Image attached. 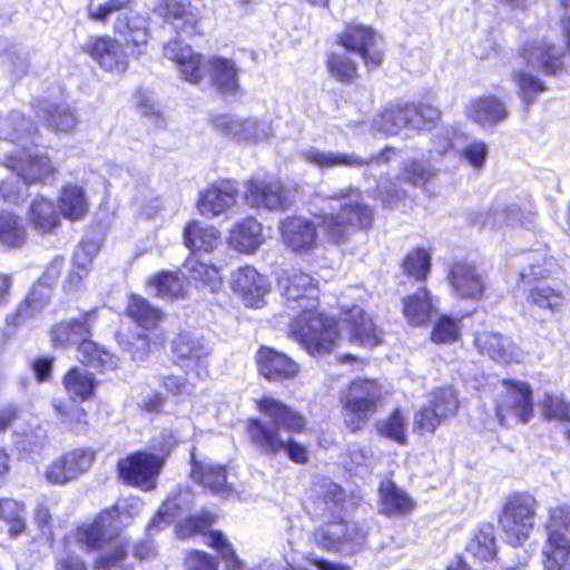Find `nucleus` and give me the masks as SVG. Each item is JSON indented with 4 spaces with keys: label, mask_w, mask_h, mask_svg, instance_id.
I'll list each match as a JSON object with an SVG mask.
<instances>
[{
    "label": "nucleus",
    "mask_w": 570,
    "mask_h": 570,
    "mask_svg": "<svg viewBox=\"0 0 570 570\" xmlns=\"http://www.w3.org/2000/svg\"><path fill=\"white\" fill-rule=\"evenodd\" d=\"M278 287L289 317L291 336L311 355L331 352L340 338L337 322L317 312V282L307 273L284 269Z\"/></svg>",
    "instance_id": "f257e3e1"
},
{
    "label": "nucleus",
    "mask_w": 570,
    "mask_h": 570,
    "mask_svg": "<svg viewBox=\"0 0 570 570\" xmlns=\"http://www.w3.org/2000/svg\"><path fill=\"white\" fill-rule=\"evenodd\" d=\"M315 504V513L325 520L314 533L320 547L354 553L365 544L368 534L366 527L343 519L345 492L338 484L328 483Z\"/></svg>",
    "instance_id": "f03ea898"
},
{
    "label": "nucleus",
    "mask_w": 570,
    "mask_h": 570,
    "mask_svg": "<svg viewBox=\"0 0 570 570\" xmlns=\"http://www.w3.org/2000/svg\"><path fill=\"white\" fill-rule=\"evenodd\" d=\"M258 410L271 419L265 422L250 417L246 422V434L256 451L266 456L283 453L288 443V433H299L305 428V419L281 401L264 396L257 401Z\"/></svg>",
    "instance_id": "7ed1b4c3"
},
{
    "label": "nucleus",
    "mask_w": 570,
    "mask_h": 570,
    "mask_svg": "<svg viewBox=\"0 0 570 570\" xmlns=\"http://www.w3.org/2000/svg\"><path fill=\"white\" fill-rule=\"evenodd\" d=\"M0 131L3 139L23 145L19 153L7 154L0 161V166L8 171L17 173L23 181L29 184H45L55 176L57 167L47 154L26 150L27 144L36 141L37 129L30 119L13 111L8 118L0 121Z\"/></svg>",
    "instance_id": "20e7f679"
},
{
    "label": "nucleus",
    "mask_w": 570,
    "mask_h": 570,
    "mask_svg": "<svg viewBox=\"0 0 570 570\" xmlns=\"http://www.w3.org/2000/svg\"><path fill=\"white\" fill-rule=\"evenodd\" d=\"M332 199L337 203L340 212L320 217V226L332 242L342 243L353 230L371 226L373 212L363 203L360 189L343 188Z\"/></svg>",
    "instance_id": "39448f33"
},
{
    "label": "nucleus",
    "mask_w": 570,
    "mask_h": 570,
    "mask_svg": "<svg viewBox=\"0 0 570 570\" xmlns=\"http://www.w3.org/2000/svg\"><path fill=\"white\" fill-rule=\"evenodd\" d=\"M141 507L142 503L137 498L119 500L114 507L101 512L91 524L80 527L77 531L78 541L89 550L102 548L118 535L122 527L129 524L140 512Z\"/></svg>",
    "instance_id": "423d86ee"
},
{
    "label": "nucleus",
    "mask_w": 570,
    "mask_h": 570,
    "mask_svg": "<svg viewBox=\"0 0 570 570\" xmlns=\"http://www.w3.org/2000/svg\"><path fill=\"white\" fill-rule=\"evenodd\" d=\"M383 400V387L375 380H356L343 399V419L352 431H360L376 412Z\"/></svg>",
    "instance_id": "0eeeda50"
},
{
    "label": "nucleus",
    "mask_w": 570,
    "mask_h": 570,
    "mask_svg": "<svg viewBox=\"0 0 570 570\" xmlns=\"http://www.w3.org/2000/svg\"><path fill=\"white\" fill-rule=\"evenodd\" d=\"M537 509V500L527 493H517L507 500L499 522L509 544L517 547L528 540L534 527Z\"/></svg>",
    "instance_id": "6e6552de"
},
{
    "label": "nucleus",
    "mask_w": 570,
    "mask_h": 570,
    "mask_svg": "<svg viewBox=\"0 0 570 570\" xmlns=\"http://www.w3.org/2000/svg\"><path fill=\"white\" fill-rule=\"evenodd\" d=\"M504 391L497 401V416L502 425L527 423L533 415L532 390L527 382L504 380Z\"/></svg>",
    "instance_id": "1a4fd4ad"
},
{
    "label": "nucleus",
    "mask_w": 570,
    "mask_h": 570,
    "mask_svg": "<svg viewBox=\"0 0 570 570\" xmlns=\"http://www.w3.org/2000/svg\"><path fill=\"white\" fill-rule=\"evenodd\" d=\"M395 155L396 150L389 147L370 158L361 157L355 153L322 149L315 146H309L301 151V157L304 161L322 171L338 167L362 168L370 166L372 163H376L379 165L387 164Z\"/></svg>",
    "instance_id": "9d476101"
},
{
    "label": "nucleus",
    "mask_w": 570,
    "mask_h": 570,
    "mask_svg": "<svg viewBox=\"0 0 570 570\" xmlns=\"http://www.w3.org/2000/svg\"><path fill=\"white\" fill-rule=\"evenodd\" d=\"M213 127L217 132L238 144H258L267 140L273 134L271 121L255 116L217 115L213 118Z\"/></svg>",
    "instance_id": "9b49d317"
},
{
    "label": "nucleus",
    "mask_w": 570,
    "mask_h": 570,
    "mask_svg": "<svg viewBox=\"0 0 570 570\" xmlns=\"http://www.w3.org/2000/svg\"><path fill=\"white\" fill-rule=\"evenodd\" d=\"M164 465V459L148 452H136L118 462V473L129 485L145 491L156 487V480Z\"/></svg>",
    "instance_id": "f8f14e48"
},
{
    "label": "nucleus",
    "mask_w": 570,
    "mask_h": 570,
    "mask_svg": "<svg viewBox=\"0 0 570 570\" xmlns=\"http://www.w3.org/2000/svg\"><path fill=\"white\" fill-rule=\"evenodd\" d=\"M459 407L458 396L452 387H440L428 396V405L414 415V430L433 433Z\"/></svg>",
    "instance_id": "ddd939ff"
},
{
    "label": "nucleus",
    "mask_w": 570,
    "mask_h": 570,
    "mask_svg": "<svg viewBox=\"0 0 570 570\" xmlns=\"http://www.w3.org/2000/svg\"><path fill=\"white\" fill-rule=\"evenodd\" d=\"M175 362L186 371H194L200 380L208 377V357L212 348L191 333H180L171 342Z\"/></svg>",
    "instance_id": "4468645a"
},
{
    "label": "nucleus",
    "mask_w": 570,
    "mask_h": 570,
    "mask_svg": "<svg viewBox=\"0 0 570 570\" xmlns=\"http://www.w3.org/2000/svg\"><path fill=\"white\" fill-rule=\"evenodd\" d=\"M337 39L347 51L361 56L368 68H376L382 62L383 53L377 47L381 36L371 27L348 23Z\"/></svg>",
    "instance_id": "2eb2a0df"
},
{
    "label": "nucleus",
    "mask_w": 570,
    "mask_h": 570,
    "mask_svg": "<svg viewBox=\"0 0 570 570\" xmlns=\"http://www.w3.org/2000/svg\"><path fill=\"white\" fill-rule=\"evenodd\" d=\"M520 56L528 66L547 76H557L566 71L564 52L546 38L524 42Z\"/></svg>",
    "instance_id": "dca6fc26"
},
{
    "label": "nucleus",
    "mask_w": 570,
    "mask_h": 570,
    "mask_svg": "<svg viewBox=\"0 0 570 570\" xmlns=\"http://www.w3.org/2000/svg\"><path fill=\"white\" fill-rule=\"evenodd\" d=\"M94 462L95 452L90 449L68 451L48 465L45 478L51 484L62 485L88 472Z\"/></svg>",
    "instance_id": "f3484780"
},
{
    "label": "nucleus",
    "mask_w": 570,
    "mask_h": 570,
    "mask_svg": "<svg viewBox=\"0 0 570 570\" xmlns=\"http://www.w3.org/2000/svg\"><path fill=\"white\" fill-rule=\"evenodd\" d=\"M83 50L108 72L120 75L128 68L127 53L120 43L109 36L89 39Z\"/></svg>",
    "instance_id": "a211bd4d"
},
{
    "label": "nucleus",
    "mask_w": 570,
    "mask_h": 570,
    "mask_svg": "<svg viewBox=\"0 0 570 570\" xmlns=\"http://www.w3.org/2000/svg\"><path fill=\"white\" fill-rule=\"evenodd\" d=\"M114 30L131 55L139 57L146 52L149 39L147 18L132 13L120 14L115 21Z\"/></svg>",
    "instance_id": "6ab92c4d"
},
{
    "label": "nucleus",
    "mask_w": 570,
    "mask_h": 570,
    "mask_svg": "<svg viewBox=\"0 0 570 570\" xmlns=\"http://www.w3.org/2000/svg\"><path fill=\"white\" fill-rule=\"evenodd\" d=\"M535 212L530 203L511 204L509 206L497 205L488 212L482 225L488 228H503L523 226L530 229L534 226Z\"/></svg>",
    "instance_id": "aec40b11"
},
{
    "label": "nucleus",
    "mask_w": 570,
    "mask_h": 570,
    "mask_svg": "<svg viewBox=\"0 0 570 570\" xmlns=\"http://www.w3.org/2000/svg\"><path fill=\"white\" fill-rule=\"evenodd\" d=\"M279 232L284 244L293 252L306 253L316 246V226L307 218L287 217L281 223Z\"/></svg>",
    "instance_id": "412c9836"
},
{
    "label": "nucleus",
    "mask_w": 570,
    "mask_h": 570,
    "mask_svg": "<svg viewBox=\"0 0 570 570\" xmlns=\"http://www.w3.org/2000/svg\"><path fill=\"white\" fill-rule=\"evenodd\" d=\"M351 334V341L364 347H375L383 342V331L358 306L344 311L342 318Z\"/></svg>",
    "instance_id": "4be33fe9"
},
{
    "label": "nucleus",
    "mask_w": 570,
    "mask_h": 570,
    "mask_svg": "<svg viewBox=\"0 0 570 570\" xmlns=\"http://www.w3.org/2000/svg\"><path fill=\"white\" fill-rule=\"evenodd\" d=\"M190 475L195 482L200 483L216 495L228 498L235 493L233 484L227 480L225 465L214 462H199L193 453Z\"/></svg>",
    "instance_id": "5701e85b"
},
{
    "label": "nucleus",
    "mask_w": 570,
    "mask_h": 570,
    "mask_svg": "<svg viewBox=\"0 0 570 570\" xmlns=\"http://www.w3.org/2000/svg\"><path fill=\"white\" fill-rule=\"evenodd\" d=\"M237 189L230 181H219L199 194L200 215L213 218L229 210L236 203Z\"/></svg>",
    "instance_id": "b1692460"
},
{
    "label": "nucleus",
    "mask_w": 570,
    "mask_h": 570,
    "mask_svg": "<svg viewBox=\"0 0 570 570\" xmlns=\"http://www.w3.org/2000/svg\"><path fill=\"white\" fill-rule=\"evenodd\" d=\"M232 287L246 305L258 307L267 293V281L252 266L239 267L232 275Z\"/></svg>",
    "instance_id": "393cba45"
},
{
    "label": "nucleus",
    "mask_w": 570,
    "mask_h": 570,
    "mask_svg": "<svg viewBox=\"0 0 570 570\" xmlns=\"http://www.w3.org/2000/svg\"><path fill=\"white\" fill-rule=\"evenodd\" d=\"M164 56L176 63L186 81L197 83L203 78L202 57L190 46L175 39L165 45Z\"/></svg>",
    "instance_id": "a878e982"
},
{
    "label": "nucleus",
    "mask_w": 570,
    "mask_h": 570,
    "mask_svg": "<svg viewBox=\"0 0 570 570\" xmlns=\"http://www.w3.org/2000/svg\"><path fill=\"white\" fill-rule=\"evenodd\" d=\"M158 12L174 28L185 35L191 36L198 33L200 13L196 7L183 0H163Z\"/></svg>",
    "instance_id": "bb28decb"
},
{
    "label": "nucleus",
    "mask_w": 570,
    "mask_h": 570,
    "mask_svg": "<svg viewBox=\"0 0 570 570\" xmlns=\"http://www.w3.org/2000/svg\"><path fill=\"white\" fill-rule=\"evenodd\" d=\"M449 278L454 293L463 298H479L485 288L482 274L465 262L453 264Z\"/></svg>",
    "instance_id": "cd10ccee"
},
{
    "label": "nucleus",
    "mask_w": 570,
    "mask_h": 570,
    "mask_svg": "<svg viewBox=\"0 0 570 570\" xmlns=\"http://www.w3.org/2000/svg\"><path fill=\"white\" fill-rule=\"evenodd\" d=\"M256 361L259 373L269 381L292 379L298 373L294 361L271 347H261Z\"/></svg>",
    "instance_id": "c85d7f7f"
},
{
    "label": "nucleus",
    "mask_w": 570,
    "mask_h": 570,
    "mask_svg": "<svg viewBox=\"0 0 570 570\" xmlns=\"http://www.w3.org/2000/svg\"><path fill=\"white\" fill-rule=\"evenodd\" d=\"M96 321V312L90 311L78 320L60 322L51 330V340L55 346H68L80 344L82 340L90 336V330Z\"/></svg>",
    "instance_id": "c756f323"
},
{
    "label": "nucleus",
    "mask_w": 570,
    "mask_h": 570,
    "mask_svg": "<svg viewBox=\"0 0 570 570\" xmlns=\"http://www.w3.org/2000/svg\"><path fill=\"white\" fill-rule=\"evenodd\" d=\"M475 346L498 363H510L519 356V351L510 337L495 332H482L475 335Z\"/></svg>",
    "instance_id": "7c9ffc66"
},
{
    "label": "nucleus",
    "mask_w": 570,
    "mask_h": 570,
    "mask_svg": "<svg viewBox=\"0 0 570 570\" xmlns=\"http://www.w3.org/2000/svg\"><path fill=\"white\" fill-rule=\"evenodd\" d=\"M36 112L56 132H70L77 125L73 110L65 102L40 101Z\"/></svg>",
    "instance_id": "2f4dec72"
},
{
    "label": "nucleus",
    "mask_w": 570,
    "mask_h": 570,
    "mask_svg": "<svg viewBox=\"0 0 570 570\" xmlns=\"http://www.w3.org/2000/svg\"><path fill=\"white\" fill-rule=\"evenodd\" d=\"M246 200L253 207L281 209L285 204L284 189L279 183L250 180L246 191Z\"/></svg>",
    "instance_id": "473e14b6"
},
{
    "label": "nucleus",
    "mask_w": 570,
    "mask_h": 570,
    "mask_svg": "<svg viewBox=\"0 0 570 570\" xmlns=\"http://www.w3.org/2000/svg\"><path fill=\"white\" fill-rule=\"evenodd\" d=\"M263 242V226L253 217L236 223L230 229L229 244L240 253H254Z\"/></svg>",
    "instance_id": "72a5a7b5"
},
{
    "label": "nucleus",
    "mask_w": 570,
    "mask_h": 570,
    "mask_svg": "<svg viewBox=\"0 0 570 570\" xmlns=\"http://www.w3.org/2000/svg\"><path fill=\"white\" fill-rule=\"evenodd\" d=\"M183 238L186 247H188L193 253H210L222 243L219 230L216 227L203 224L199 220H193L185 226Z\"/></svg>",
    "instance_id": "f704fd0d"
},
{
    "label": "nucleus",
    "mask_w": 570,
    "mask_h": 570,
    "mask_svg": "<svg viewBox=\"0 0 570 570\" xmlns=\"http://www.w3.org/2000/svg\"><path fill=\"white\" fill-rule=\"evenodd\" d=\"M466 116L479 125H494L508 116L504 104L493 96L473 99L466 106Z\"/></svg>",
    "instance_id": "c9c22d12"
},
{
    "label": "nucleus",
    "mask_w": 570,
    "mask_h": 570,
    "mask_svg": "<svg viewBox=\"0 0 570 570\" xmlns=\"http://www.w3.org/2000/svg\"><path fill=\"white\" fill-rule=\"evenodd\" d=\"M193 494L189 490L180 491L178 495L168 498L160 507L158 513L148 524V533L161 530L176 521L189 508Z\"/></svg>",
    "instance_id": "e433bc0d"
},
{
    "label": "nucleus",
    "mask_w": 570,
    "mask_h": 570,
    "mask_svg": "<svg viewBox=\"0 0 570 570\" xmlns=\"http://www.w3.org/2000/svg\"><path fill=\"white\" fill-rule=\"evenodd\" d=\"M58 207L61 216L69 220H81L89 210L85 189L78 185H66L60 193Z\"/></svg>",
    "instance_id": "4c0bfd02"
},
{
    "label": "nucleus",
    "mask_w": 570,
    "mask_h": 570,
    "mask_svg": "<svg viewBox=\"0 0 570 570\" xmlns=\"http://www.w3.org/2000/svg\"><path fill=\"white\" fill-rule=\"evenodd\" d=\"M50 287L39 281L30 291L24 302L20 304L14 315L8 317V322L20 325L37 316L49 303Z\"/></svg>",
    "instance_id": "58836bf2"
},
{
    "label": "nucleus",
    "mask_w": 570,
    "mask_h": 570,
    "mask_svg": "<svg viewBox=\"0 0 570 570\" xmlns=\"http://www.w3.org/2000/svg\"><path fill=\"white\" fill-rule=\"evenodd\" d=\"M184 271L189 281L195 282L197 286L208 288L212 293L217 292L223 284L219 269L214 265L199 262L195 256H189L185 261Z\"/></svg>",
    "instance_id": "ea45409f"
},
{
    "label": "nucleus",
    "mask_w": 570,
    "mask_h": 570,
    "mask_svg": "<svg viewBox=\"0 0 570 570\" xmlns=\"http://www.w3.org/2000/svg\"><path fill=\"white\" fill-rule=\"evenodd\" d=\"M434 309L430 292L424 287L403 299L404 316L413 325H423L429 322Z\"/></svg>",
    "instance_id": "a19ab883"
},
{
    "label": "nucleus",
    "mask_w": 570,
    "mask_h": 570,
    "mask_svg": "<svg viewBox=\"0 0 570 570\" xmlns=\"http://www.w3.org/2000/svg\"><path fill=\"white\" fill-rule=\"evenodd\" d=\"M214 86L224 95H234L238 90L237 68L232 60L215 57L209 61Z\"/></svg>",
    "instance_id": "79ce46f5"
},
{
    "label": "nucleus",
    "mask_w": 570,
    "mask_h": 570,
    "mask_svg": "<svg viewBox=\"0 0 570 570\" xmlns=\"http://www.w3.org/2000/svg\"><path fill=\"white\" fill-rule=\"evenodd\" d=\"M128 316L140 327L151 330L163 321V313L139 295H130L127 305Z\"/></svg>",
    "instance_id": "37998d69"
},
{
    "label": "nucleus",
    "mask_w": 570,
    "mask_h": 570,
    "mask_svg": "<svg viewBox=\"0 0 570 570\" xmlns=\"http://www.w3.org/2000/svg\"><path fill=\"white\" fill-rule=\"evenodd\" d=\"M29 220L36 229L42 233L52 232L60 223L55 204L42 196L32 200Z\"/></svg>",
    "instance_id": "c03bdc74"
},
{
    "label": "nucleus",
    "mask_w": 570,
    "mask_h": 570,
    "mask_svg": "<svg viewBox=\"0 0 570 570\" xmlns=\"http://www.w3.org/2000/svg\"><path fill=\"white\" fill-rule=\"evenodd\" d=\"M78 358L82 364L100 371L115 370L118 366V360L112 354L87 337L78 346Z\"/></svg>",
    "instance_id": "a18cd8bd"
},
{
    "label": "nucleus",
    "mask_w": 570,
    "mask_h": 570,
    "mask_svg": "<svg viewBox=\"0 0 570 570\" xmlns=\"http://www.w3.org/2000/svg\"><path fill=\"white\" fill-rule=\"evenodd\" d=\"M380 495L383 511L387 514H403L412 511L414 503L412 499L397 488L391 480H385L380 485Z\"/></svg>",
    "instance_id": "49530a36"
},
{
    "label": "nucleus",
    "mask_w": 570,
    "mask_h": 570,
    "mask_svg": "<svg viewBox=\"0 0 570 570\" xmlns=\"http://www.w3.org/2000/svg\"><path fill=\"white\" fill-rule=\"evenodd\" d=\"M411 112L415 114L413 109H407L406 105L385 108L374 119V128L386 135H396L402 128H410Z\"/></svg>",
    "instance_id": "de8ad7c7"
},
{
    "label": "nucleus",
    "mask_w": 570,
    "mask_h": 570,
    "mask_svg": "<svg viewBox=\"0 0 570 570\" xmlns=\"http://www.w3.org/2000/svg\"><path fill=\"white\" fill-rule=\"evenodd\" d=\"M63 385L71 399L86 400L94 393L96 380L89 371L73 367L65 375Z\"/></svg>",
    "instance_id": "09e8293b"
},
{
    "label": "nucleus",
    "mask_w": 570,
    "mask_h": 570,
    "mask_svg": "<svg viewBox=\"0 0 570 570\" xmlns=\"http://www.w3.org/2000/svg\"><path fill=\"white\" fill-rule=\"evenodd\" d=\"M27 239V230L19 217L9 212L0 213V243L7 247L21 246Z\"/></svg>",
    "instance_id": "8fccbe9b"
},
{
    "label": "nucleus",
    "mask_w": 570,
    "mask_h": 570,
    "mask_svg": "<svg viewBox=\"0 0 570 570\" xmlns=\"http://www.w3.org/2000/svg\"><path fill=\"white\" fill-rule=\"evenodd\" d=\"M468 551L481 560H491L497 553L494 527L481 524L468 544Z\"/></svg>",
    "instance_id": "3c124183"
},
{
    "label": "nucleus",
    "mask_w": 570,
    "mask_h": 570,
    "mask_svg": "<svg viewBox=\"0 0 570 570\" xmlns=\"http://www.w3.org/2000/svg\"><path fill=\"white\" fill-rule=\"evenodd\" d=\"M527 301L539 308L557 312L563 305L564 296L560 289L540 283L531 288Z\"/></svg>",
    "instance_id": "603ef678"
},
{
    "label": "nucleus",
    "mask_w": 570,
    "mask_h": 570,
    "mask_svg": "<svg viewBox=\"0 0 570 570\" xmlns=\"http://www.w3.org/2000/svg\"><path fill=\"white\" fill-rule=\"evenodd\" d=\"M435 176V170L422 161L409 159L403 161L397 181L422 187Z\"/></svg>",
    "instance_id": "864d4df0"
},
{
    "label": "nucleus",
    "mask_w": 570,
    "mask_h": 570,
    "mask_svg": "<svg viewBox=\"0 0 570 570\" xmlns=\"http://www.w3.org/2000/svg\"><path fill=\"white\" fill-rule=\"evenodd\" d=\"M23 515V503L12 499H0V520L10 524V537L16 538L24 531L26 522Z\"/></svg>",
    "instance_id": "5fc2aeb1"
},
{
    "label": "nucleus",
    "mask_w": 570,
    "mask_h": 570,
    "mask_svg": "<svg viewBox=\"0 0 570 570\" xmlns=\"http://www.w3.org/2000/svg\"><path fill=\"white\" fill-rule=\"evenodd\" d=\"M52 405L62 424L70 428L76 433L83 432L87 424V414L83 409L77 404L65 403L59 400H55Z\"/></svg>",
    "instance_id": "6e6d98bb"
},
{
    "label": "nucleus",
    "mask_w": 570,
    "mask_h": 570,
    "mask_svg": "<svg viewBox=\"0 0 570 570\" xmlns=\"http://www.w3.org/2000/svg\"><path fill=\"white\" fill-rule=\"evenodd\" d=\"M98 250L99 246L95 242L82 240L79 244L73 255L75 268L70 272L71 283L75 281L76 275L78 276L79 282L85 279L89 273V265Z\"/></svg>",
    "instance_id": "4d7b16f0"
},
{
    "label": "nucleus",
    "mask_w": 570,
    "mask_h": 570,
    "mask_svg": "<svg viewBox=\"0 0 570 570\" xmlns=\"http://www.w3.org/2000/svg\"><path fill=\"white\" fill-rule=\"evenodd\" d=\"M513 81L519 87L522 101L527 105L533 102L535 97L547 89L540 78L528 71H514Z\"/></svg>",
    "instance_id": "13d9d810"
},
{
    "label": "nucleus",
    "mask_w": 570,
    "mask_h": 570,
    "mask_svg": "<svg viewBox=\"0 0 570 570\" xmlns=\"http://www.w3.org/2000/svg\"><path fill=\"white\" fill-rule=\"evenodd\" d=\"M160 298H177L184 294L183 281L175 274L163 272L149 281Z\"/></svg>",
    "instance_id": "bf43d9fd"
},
{
    "label": "nucleus",
    "mask_w": 570,
    "mask_h": 570,
    "mask_svg": "<svg viewBox=\"0 0 570 570\" xmlns=\"http://www.w3.org/2000/svg\"><path fill=\"white\" fill-rule=\"evenodd\" d=\"M326 65L330 75L341 82H351L356 77V65L345 53H331Z\"/></svg>",
    "instance_id": "052dcab7"
},
{
    "label": "nucleus",
    "mask_w": 570,
    "mask_h": 570,
    "mask_svg": "<svg viewBox=\"0 0 570 570\" xmlns=\"http://www.w3.org/2000/svg\"><path fill=\"white\" fill-rule=\"evenodd\" d=\"M10 175L9 179L0 180V196L7 203L19 204L27 198L30 184L14 171H10Z\"/></svg>",
    "instance_id": "680f3d73"
},
{
    "label": "nucleus",
    "mask_w": 570,
    "mask_h": 570,
    "mask_svg": "<svg viewBox=\"0 0 570 570\" xmlns=\"http://www.w3.org/2000/svg\"><path fill=\"white\" fill-rule=\"evenodd\" d=\"M405 426L406 416L400 409H395L386 420L377 425L381 434L401 444L406 440Z\"/></svg>",
    "instance_id": "e2e57ef3"
},
{
    "label": "nucleus",
    "mask_w": 570,
    "mask_h": 570,
    "mask_svg": "<svg viewBox=\"0 0 570 570\" xmlns=\"http://www.w3.org/2000/svg\"><path fill=\"white\" fill-rule=\"evenodd\" d=\"M207 544L219 551L226 562V570H243L234 549L220 532L212 531L207 537Z\"/></svg>",
    "instance_id": "0e129e2a"
},
{
    "label": "nucleus",
    "mask_w": 570,
    "mask_h": 570,
    "mask_svg": "<svg viewBox=\"0 0 570 570\" xmlns=\"http://www.w3.org/2000/svg\"><path fill=\"white\" fill-rule=\"evenodd\" d=\"M431 258L426 250L415 249L410 253L403 263L404 272L416 279H424L430 272Z\"/></svg>",
    "instance_id": "69168bd1"
},
{
    "label": "nucleus",
    "mask_w": 570,
    "mask_h": 570,
    "mask_svg": "<svg viewBox=\"0 0 570 570\" xmlns=\"http://www.w3.org/2000/svg\"><path fill=\"white\" fill-rule=\"evenodd\" d=\"M460 320H453L448 315L441 316L434 325L431 338L435 343H452L460 335Z\"/></svg>",
    "instance_id": "338daca9"
},
{
    "label": "nucleus",
    "mask_w": 570,
    "mask_h": 570,
    "mask_svg": "<svg viewBox=\"0 0 570 570\" xmlns=\"http://www.w3.org/2000/svg\"><path fill=\"white\" fill-rule=\"evenodd\" d=\"M406 108L415 111V114H410V128L415 130H421L440 118L439 109L431 105L406 104Z\"/></svg>",
    "instance_id": "774afa93"
}]
</instances>
